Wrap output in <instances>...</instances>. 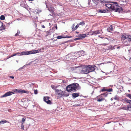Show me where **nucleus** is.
Here are the masks:
<instances>
[{
    "label": "nucleus",
    "mask_w": 131,
    "mask_h": 131,
    "mask_svg": "<svg viewBox=\"0 0 131 131\" xmlns=\"http://www.w3.org/2000/svg\"><path fill=\"white\" fill-rule=\"evenodd\" d=\"M94 65H89L86 67L84 68L83 69L82 68H80L81 72H82L84 74H88L90 72L94 71L95 69Z\"/></svg>",
    "instance_id": "f257e3e1"
},
{
    "label": "nucleus",
    "mask_w": 131,
    "mask_h": 131,
    "mask_svg": "<svg viewBox=\"0 0 131 131\" xmlns=\"http://www.w3.org/2000/svg\"><path fill=\"white\" fill-rule=\"evenodd\" d=\"M121 40L125 46H128L131 41V36L130 35H123L121 37Z\"/></svg>",
    "instance_id": "f03ea898"
},
{
    "label": "nucleus",
    "mask_w": 131,
    "mask_h": 131,
    "mask_svg": "<svg viewBox=\"0 0 131 131\" xmlns=\"http://www.w3.org/2000/svg\"><path fill=\"white\" fill-rule=\"evenodd\" d=\"M79 86L78 84L74 83L69 85L66 87L67 90L69 92H74L77 91L78 87Z\"/></svg>",
    "instance_id": "7ed1b4c3"
},
{
    "label": "nucleus",
    "mask_w": 131,
    "mask_h": 131,
    "mask_svg": "<svg viewBox=\"0 0 131 131\" xmlns=\"http://www.w3.org/2000/svg\"><path fill=\"white\" fill-rule=\"evenodd\" d=\"M113 3L112 10H114L115 11L118 12H120L123 10L122 8L118 5V4L116 2H113Z\"/></svg>",
    "instance_id": "20e7f679"
},
{
    "label": "nucleus",
    "mask_w": 131,
    "mask_h": 131,
    "mask_svg": "<svg viewBox=\"0 0 131 131\" xmlns=\"http://www.w3.org/2000/svg\"><path fill=\"white\" fill-rule=\"evenodd\" d=\"M55 92L56 96L58 98H60L64 95L63 92L61 90L56 89Z\"/></svg>",
    "instance_id": "39448f33"
},
{
    "label": "nucleus",
    "mask_w": 131,
    "mask_h": 131,
    "mask_svg": "<svg viewBox=\"0 0 131 131\" xmlns=\"http://www.w3.org/2000/svg\"><path fill=\"white\" fill-rule=\"evenodd\" d=\"M39 53L38 50H32L29 51H23L21 53V55H27L29 54H35Z\"/></svg>",
    "instance_id": "423d86ee"
},
{
    "label": "nucleus",
    "mask_w": 131,
    "mask_h": 131,
    "mask_svg": "<svg viewBox=\"0 0 131 131\" xmlns=\"http://www.w3.org/2000/svg\"><path fill=\"white\" fill-rule=\"evenodd\" d=\"M29 101V100L28 99L26 98L22 99L21 100V102L23 103V105L26 107L28 106Z\"/></svg>",
    "instance_id": "0eeeda50"
},
{
    "label": "nucleus",
    "mask_w": 131,
    "mask_h": 131,
    "mask_svg": "<svg viewBox=\"0 0 131 131\" xmlns=\"http://www.w3.org/2000/svg\"><path fill=\"white\" fill-rule=\"evenodd\" d=\"M14 91L15 92H17L20 93H26L28 94L29 93V91H25L21 89H15L14 90Z\"/></svg>",
    "instance_id": "6e6552de"
},
{
    "label": "nucleus",
    "mask_w": 131,
    "mask_h": 131,
    "mask_svg": "<svg viewBox=\"0 0 131 131\" xmlns=\"http://www.w3.org/2000/svg\"><path fill=\"white\" fill-rule=\"evenodd\" d=\"M14 93L13 92L9 91L6 93L4 95L1 96V97H6L7 96H10Z\"/></svg>",
    "instance_id": "1a4fd4ad"
},
{
    "label": "nucleus",
    "mask_w": 131,
    "mask_h": 131,
    "mask_svg": "<svg viewBox=\"0 0 131 131\" xmlns=\"http://www.w3.org/2000/svg\"><path fill=\"white\" fill-rule=\"evenodd\" d=\"M49 99L50 97L48 96L45 97L43 98L44 101L47 104H51V102L50 100H49Z\"/></svg>",
    "instance_id": "9d476101"
},
{
    "label": "nucleus",
    "mask_w": 131,
    "mask_h": 131,
    "mask_svg": "<svg viewBox=\"0 0 131 131\" xmlns=\"http://www.w3.org/2000/svg\"><path fill=\"white\" fill-rule=\"evenodd\" d=\"M86 36V34H80L79 36V37L80 38H78L76 39V40H79L80 39H81L82 38H85Z\"/></svg>",
    "instance_id": "9b49d317"
},
{
    "label": "nucleus",
    "mask_w": 131,
    "mask_h": 131,
    "mask_svg": "<svg viewBox=\"0 0 131 131\" xmlns=\"http://www.w3.org/2000/svg\"><path fill=\"white\" fill-rule=\"evenodd\" d=\"M75 26V24H73L72 27V29L73 31H74L77 29L79 26L78 24H77L75 27H74Z\"/></svg>",
    "instance_id": "f8f14e48"
},
{
    "label": "nucleus",
    "mask_w": 131,
    "mask_h": 131,
    "mask_svg": "<svg viewBox=\"0 0 131 131\" xmlns=\"http://www.w3.org/2000/svg\"><path fill=\"white\" fill-rule=\"evenodd\" d=\"M113 5V3L112 4H109L107 3L105 4V6L108 8L110 10H112V8Z\"/></svg>",
    "instance_id": "ddd939ff"
},
{
    "label": "nucleus",
    "mask_w": 131,
    "mask_h": 131,
    "mask_svg": "<svg viewBox=\"0 0 131 131\" xmlns=\"http://www.w3.org/2000/svg\"><path fill=\"white\" fill-rule=\"evenodd\" d=\"M101 30H98L95 31H93V35L96 36L97 34H101Z\"/></svg>",
    "instance_id": "4468645a"
},
{
    "label": "nucleus",
    "mask_w": 131,
    "mask_h": 131,
    "mask_svg": "<svg viewBox=\"0 0 131 131\" xmlns=\"http://www.w3.org/2000/svg\"><path fill=\"white\" fill-rule=\"evenodd\" d=\"M116 46V45H115V46H112L111 45L107 47V50H112L113 49H115V47Z\"/></svg>",
    "instance_id": "2eb2a0df"
},
{
    "label": "nucleus",
    "mask_w": 131,
    "mask_h": 131,
    "mask_svg": "<svg viewBox=\"0 0 131 131\" xmlns=\"http://www.w3.org/2000/svg\"><path fill=\"white\" fill-rule=\"evenodd\" d=\"M73 98H75L79 96V94L78 93H74L72 94Z\"/></svg>",
    "instance_id": "dca6fc26"
},
{
    "label": "nucleus",
    "mask_w": 131,
    "mask_h": 131,
    "mask_svg": "<svg viewBox=\"0 0 131 131\" xmlns=\"http://www.w3.org/2000/svg\"><path fill=\"white\" fill-rule=\"evenodd\" d=\"M5 29L3 25V23L0 21V31Z\"/></svg>",
    "instance_id": "f3484780"
},
{
    "label": "nucleus",
    "mask_w": 131,
    "mask_h": 131,
    "mask_svg": "<svg viewBox=\"0 0 131 131\" xmlns=\"http://www.w3.org/2000/svg\"><path fill=\"white\" fill-rule=\"evenodd\" d=\"M113 28L112 26L111 25L108 28L107 30L108 31L110 32H112L113 30Z\"/></svg>",
    "instance_id": "a211bd4d"
},
{
    "label": "nucleus",
    "mask_w": 131,
    "mask_h": 131,
    "mask_svg": "<svg viewBox=\"0 0 131 131\" xmlns=\"http://www.w3.org/2000/svg\"><path fill=\"white\" fill-rule=\"evenodd\" d=\"M69 38V37H64L61 36H59L57 37V38L58 39H60L61 38Z\"/></svg>",
    "instance_id": "6ab92c4d"
},
{
    "label": "nucleus",
    "mask_w": 131,
    "mask_h": 131,
    "mask_svg": "<svg viewBox=\"0 0 131 131\" xmlns=\"http://www.w3.org/2000/svg\"><path fill=\"white\" fill-rule=\"evenodd\" d=\"M108 94V93H107V92H106V93H104L102 94H101V95H99L98 96H97L96 97H101V95H103L105 97H106L107 96V95Z\"/></svg>",
    "instance_id": "aec40b11"
},
{
    "label": "nucleus",
    "mask_w": 131,
    "mask_h": 131,
    "mask_svg": "<svg viewBox=\"0 0 131 131\" xmlns=\"http://www.w3.org/2000/svg\"><path fill=\"white\" fill-rule=\"evenodd\" d=\"M102 41L105 42V43H107V42L108 41V39L105 38H102Z\"/></svg>",
    "instance_id": "412c9836"
},
{
    "label": "nucleus",
    "mask_w": 131,
    "mask_h": 131,
    "mask_svg": "<svg viewBox=\"0 0 131 131\" xmlns=\"http://www.w3.org/2000/svg\"><path fill=\"white\" fill-rule=\"evenodd\" d=\"M99 12L101 13H104L106 12V11L104 10H101L99 9Z\"/></svg>",
    "instance_id": "4be33fe9"
},
{
    "label": "nucleus",
    "mask_w": 131,
    "mask_h": 131,
    "mask_svg": "<svg viewBox=\"0 0 131 131\" xmlns=\"http://www.w3.org/2000/svg\"><path fill=\"white\" fill-rule=\"evenodd\" d=\"M78 24L79 25V26L80 25L83 26L85 24V23L84 21H82L81 22H80Z\"/></svg>",
    "instance_id": "5701e85b"
},
{
    "label": "nucleus",
    "mask_w": 131,
    "mask_h": 131,
    "mask_svg": "<svg viewBox=\"0 0 131 131\" xmlns=\"http://www.w3.org/2000/svg\"><path fill=\"white\" fill-rule=\"evenodd\" d=\"M104 98H101V99H99L97 100V101L99 102H100L103 101L104 100Z\"/></svg>",
    "instance_id": "b1692460"
},
{
    "label": "nucleus",
    "mask_w": 131,
    "mask_h": 131,
    "mask_svg": "<svg viewBox=\"0 0 131 131\" xmlns=\"http://www.w3.org/2000/svg\"><path fill=\"white\" fill-rule=\"evenodd\" d=\"M5 16L3 15H1L0 17V19L2 20H4L5 19Z\"/></svg>",
    "instance_id": "393cba45"
},
{
    "label": "nucleus",
    "mask_w": 131,
    "mask_h": 131,
    "mask_svg": "<svg viewBox=\"0 0 131 131\" xmlns=\"http://www.w3.org/2000/svg\"><path fill=\"white\" fill-rule=\"evenodd\" d=\"M7 122L6 120L1 121L0 122V124L2 123L3 124Z\"/></svg>",
    "instance_id": "a878e982"
},
{
    "label": "nucleus",
    "mask_w": 131,
    "mask_h": 131,
    "mask_svg": "<svg viewBox=\"0 0 131 131\" xmlns=\"http://www.w3.org/2000/svg\"><path fill=\"white\" fill-rule=\"evenodd\" d=\"M26 119V118L25 117H23L22 118V121L21 122L22 124H24V122Z\"/></svg>",
    "instance_id": "bb28decb"
},
{
    "label": "nucleus",
    "mask_w": 131,
    "mask_h": 131,
    "mask_svg": "<svg viewBox=\"0 0 131 131\" xmlns=\"http://www.w3.org/2000/svg\"><path fill=\"white\" fill-rule=\"evenodd\" d=\"M69 95V94L68 93H66V92H65L64 93L63 96L65 97H67Z\"/></svg>",
    "instance_id": "cd10ccee"
},
{
    "label": "nucleus",
    "mask_w": 131,
    "mask_h": 131,
    "mask_svg": "<svg viewBox=\"0 0 131 131\" xmlns=\"http://www.w3.org/2000/svg\"><path fill=\"white\" fill-rule=\"evenodd\" d=\"M93 1L96 4L98 3L99 2V0H93Z\"/></svg>",
    "instance_id": "c85d7f7f"
},
{
    "label": "nucleus",
    "mask_w": 131,
    "mask_h": 131,
    "mask_svg": "<svg viewBox=\"0 0 131 131\" xmlns=\"http://www.w3.org/2000/svg\"><path fill=\"white\" fill-rule=\"evenodd\" d=\"M126 96L128 97L129 99H130L131 100V94H127L126 95Z\"/></svg>",
    "instance_id": "c756f323"
},
{
    "label": "nucleus",
    "mask_w": 131,
    "mask_h": 131,
    "mask_svg": "<svg viewBox=\"0 0 131 131\" xmlns=\"http://www.w3.org/2000/svg\"><path fill=\"white\" fill-rule=\"evenodd\" d=\"M50 31H48L46 32V34L45 35L46 36H47L50 34Z\"/></svg>",
    "instance_id": "7c9ffc66"
},
{
    "label": "nucleus",
    "mask_w": 131,
    "mask_h": 131,
    "mask_svg": "<svg viewBox=\"0 0 131 131\" xmlns=\"http://www.w3.org/2000/svg\"><path fill=\"white\" fill-rule=\"evenodd\" d=\"M88 34L87 35H93V31H90L88 32Z\"/></svg>",
    "instance_id": "2f4dec72"
},
{
    "label": "nucleus",
    "mask_w": 131,
    "mask_h": 131,
    "mask_svg": "<svg viewBox=\"0 0 131 131\" xmlns=\"http://www.w3.org/2000/svg\"><path fill=\"white\" fill-rule=\"evenodd\" d=\"M127 103L129 104L130 105L131 104V100L127 99Z\"/></svg>",
    "instance_id": "473e14b6"
},
{
    "label": "nucleus",
    "mask_w": 131,
    "mask_h": 131,
    "mask_svg": "<svg viewBox=\"0 0 131 131\" xmlns=\"http://www.w3.org/2000/svg\"><path fill=\"white\" fill-rule=\"evenodd\" d=\"M21 129H22L23 130H24V125H23V124H21Z\"/></svg>",
    "instance_id": "72a5a7b5"
},
{
    "label": "nucleus",
    "mask_w": 131,
    "mask_h": 131,
    "mask_svg": "<svg viewBox=\"0 0 131 131\" xmlns=\"http://www.w3.org/2000/svg\"><path fill=\"white\" fill-rule=\"evenodd\" d=\"M34 93L35 94H37L38 93V91L36 90H35L34 91Z\"/></svg>",
    "instance_id": "f704fd0d"
},
{
    "label": "nucleus",
    "mask_w": 131,
    "mask_h": 131,
    "mask_svg": "<svg viewBox=\"0 0 131 131\" xmlns=\"http://www.w3.org/2000/svg\"><path fill=\"white\" fill-rule=\"evenodd\" d=\"M112 91V89L111 88V89H107V91H108L109 92H110L111 91Z\"/></svg>",
    "instance_id": "c9c22d12"
},
{
    "label": "nucleus",
    "mask_w": 131,
    "mask_h": 131,
    "mask_svg": "<svg viewBox=\"0 0 131 131\" xmlns=\"http://www.w3.org/2000/svg\"><path fill=\"white\" fill-rule=\"evenodd\" d=\"M105 91H107V89H105L104 88L102 89L101 91L102 92H104Z\"/></svg>",
    "instance_id": "e433bc0d"
},
{
    "label": "nucleus",
    "mask_w": 131,
    "mask_h": 131,
    "mask_svg": "<svg viewBox=\"0 0 131 131\" xmlns=\"http://www.w3.org/2000/svg\"><path fill=\"white\" fill-rule=\"evenodd\" d=\"M100 45H103L104 46H105V45H108V43H104L101 44H100Z\"/></svg>",
    "instance_id": "4c0bfd02"
},
{
    "label": "nucleus",
    "mask_w": 131,
    "mask_h": 131,
    "mask_svg": "<svg viewBox=\"0 0 131 131\" xmlns=\"http://www.w3.org/2000/svg\"><path fill=\"white\" fill-rule=\"evenodd\" d=\"M127 98H125L122 100L123 101L127 102L126 100H127Z\"/></svg>",
    "instance_id": "58836bf2"
},
{
    "label": "nucleus",
    "mask_w": 131,
    "mask_h": 131,
    "mask_svg": "<svg viewBox=\"0 0 131 131\" xmlns=\"http://www.w3.org/2000/svg\"><path fill=\"white\" fill-rule=\"evenodd\" d=\"M21 53L17 52L15 54H15V56L17 55L18 54H20V55H21Z\"/></svg>",
    "instance_id": "ea45409f"
},
{
    "label": "nucleus",
    "mask_w": 131,
    "mask_h": 131,
    "mask_svg": "<svg viewBox=\"0 0 131 131\" xmlns=\"http://www.w3.org/2000/svg\"><path fill=\"white\" fill-rule=\"evenodd\" d=\"M129 108H131V105H129L127 107V109H128Z\"/></svg>",
    "instance_id": "a19ab883"
},
{
    "label": "nucleus",
    "mask_w": 131,
    "mask_h": 131,
    "mask_svg": "<svg viewBox=\"0 0 131 131\" xmlns=\"http://www.w3.org/2000/svg\"><path fill=\"white\" fill-rule=\"evenodd\" d=\"M15 56V54H13V55H11L10 56V57L8 58H11V57H13V56Z\"/></svg>",
    "instance_id": "79ce46f5"
},
{
    "label": "nucleus",
    "mask_w": 131,
    "mask_h": 131,
    "mask_svg": "<svg viewBox=\"0 0 131 131\" xmlns=\"http://www.w3.org/2000/svg\"><path fill=\"white\" fill-rule=\"evenodd\" d=\"M122 109L125 110H127V107H123Z\"/></svg>",
    "instance_id": "37998d69"
},
{
    "label": "nucleus",
    "mask_w": 131,
    "mask_h": 131,
    "mask_svg": "<svg viewBox=\"0 0 131 131\" xmlns=\"http://www.w3.org/2000/svg\"><path fill=\"white\" fill-rule=\"evenodd\" d=\"M41 27H42L43 28H45V25H42Z\"/></svg>",
    "instance_id": "c03bdc74"
},
{
    "label": "nucleus",
    "mask_w": 131,
    "mask_h": 131,
    "mask_svg": "<svg viewBox=\"0 0 131 131\" xmlns=\"http://www.w3.org/2000/svg\"><path fill=\"white\" fill-rule=\"evenodd\" d=\"M18 35V34L17 33H16V34H15V36H17Z\"/></svg>",
    "instance_id": "a18cd8bd"
},
{
    "label": "nucleus",
    "mask_w": 131,
    "mask_h": 131,
    "mask_svg": "<svg viewBox=\"0 0 131 131\" xmlns=\"http://www.w3.org/2000/svg\"><path fill=\"white\" fill-rule=\"evenodd\" d=\"M38 51H39L38 50ZM43 51H41V49H40L39 50V52H42Z\"/></svg>",
    "instance_id": "49530a36"
},
{
    "label": "nucleus",
    "mask_w": 131,
    "mask_h": 131,
    "mask_svg": "<svg viewBox=\"0 0 131 131\" xmlns=\"http://www.w3.org/2000/svg\"><path fill=\"white\" fill-rule=\"evenodd\" d=\"M10 78H11L12 79H13L14 78V77L13 76H10Z\"/></svg>",
    "instance_id": "de8ad7c7"
},
{
    "label": "nucleus",
    "mask_w": 131,
    "mask_h": 131,
    "mask_svg": "<svg viewBox=\"0 0 131 131\" xmlns=\"http://www.w3.org/2000/svg\"><path fill=\"white\" fill-rule=\"evenodd\" d=\"M39 10L37 11V12H36V14H38V13H39Z\"/></svg>",
    "instance_id": "09e8293b"
},
{
    "label": "nucleus",
    "mask_w": 131,
    "mask_h": 131,
    "mask_svg": "<svg viewBox=\"0 0 131 131\" xmlns=\"http://www.w3.org/2000/svg\"><path fill=\"white\" fill-rule=\"evenodd\" d=\"M20 31L19 30H17V33L18 34L20 33Z\"/></svg>",
    "instance_id": "8fccbe9b"
},
{
    "label": "nucleus",
    "mask_w": 131,
    "mask_h": 131,
    "mask_svg": "<svg viewBox=\"0 0 131 131\" xmlns=\"http://www.w3.org/2000/svg\"><path fill=\"white\" fill-rule=\"evenodd\" d=\"M55 28L56 29H57V25L56 24V26L55 27Z\"/></svg>",
    "instance_id": "3c124183"
},
{
    "label": "nucleus",
    "mask_w": 131,
    "mask_h": 131,
    "mask_svg": "<svg viewBox=\"0 0 131 131\" xmlns=\"http://www.w3.org/2000/svg\"><path fill=\"white\" fill-rule=\"evenodd\" d=\"M103 64V63H100V64H97V65H101V64Z\"/></svg>",
    "instance_id": "603ef678"
},
{
    "label": "nucleus",
    "mask_w": 131,
    "mask_h": 131,
    "mask_svg": "<svg viewBox=\"0 0 131 131\" xmlns=\"http://www.w3.org/2000/svg\"><path fill=\"white\" fill-rule=\"evenodd\" d=\"M75 33H76L77 34H78L79 33V32L78 31H76L75 32Z\"/></svg>",
    "instance_id": "864d4df0"
},
{
    "label": "nucleus",
    "mask_w": 131,
    "mask_h": 131,
    "mask_svg": "<svg viewBox=\"0 0 131 131\" xmlns=\"http://www.w3.org/2000/svg\"><path fill=\"white\" fill-rule=\"evenodd\" d=\"M119 48H120V47H117V49H119Z\"/></svg>",
    "instance_id": "5fc2aeb1"
},
{
    "label": "nucleus",
    "mask_w": 131,
    "mask_h": 131,
    "mask_svg": "<svg viewBox=\"0 0 131 131\" xmlns=\"http://www.w3.org/2000/svg\"><path fill=\"white\" fill-rule=\"evenodd\" d=\"M28 1H33V0H28Z\"/></svg>",
    "instance_id": "6e6d98bb"
},
{
    "label": "nucleus",
    "mask_w": 131,
    "mask_h": 131,
    "mask_svg": "<svg viewBox=\"0 0 131 131\" xmlns=\"http://www.w3.org/2000/svg\"><path fill=\"white\" fill-rule=\"evenodd\" d=\"M113 100V98H111V101Z\"/></svg>",
    "instance_id": "4d7b16f0"
},
{
    "label": "nucleus",
    "mask_w": 131,
    "mask_h": 131,
    "mask_svg": "<svg viewBox=\"0 0 131 131\" xmlns=\"http://www.w3.org/2000/svg\"><path fill=\"white\" fill-rule=\"evenodd\" d=\"M129 60H131V57L130 58H129Z\"/></svg>",
    "instance_id": "13d9d810"
},
{
    "label": "nucleus",
    "mask_w": 131,
    "mask_h": 131,
    "mask_svg": "<svg viewBox=\"0 0 131 131\" xmlns=\"http://www.w3.org/2000/svg\"><path fill=\"white\" fill-rule=\"evenodd\" d=\"M114 99H116L115 98H114Z\"/></svg>",
    "instance_id": "bf43d9fd"
},
{
    "label": "nucleus",
    "mask_w": 131,
    "mask_h": 131,
    "mask_svg": "<svg viewBox=\"0 0 131 131\" xmlns=\"http://www.w3.org/2000/svg\"><path fill=\"white\" fill-rule=\"evenodd\" d=\"M34 0H33V1H34Z\"/></svg>",
    "instance_id": "052dcab7"
}]
</instances>
